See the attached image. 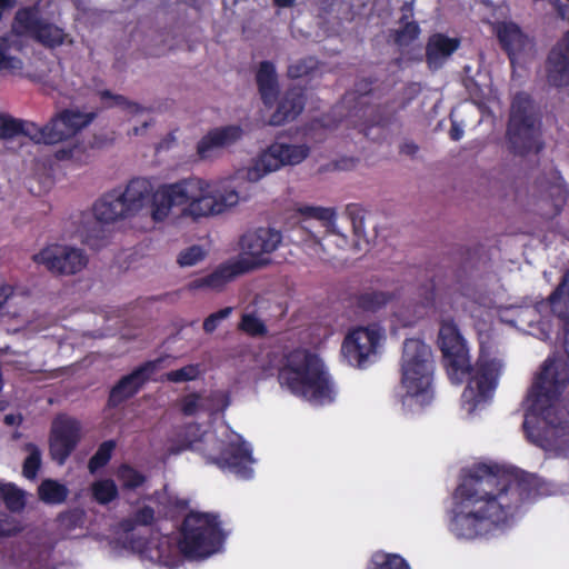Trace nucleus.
I'll return each instance as SVG.
<instances>
[{"instance_id":"obj_22","label":"nucleus","mask_w":569,"mask_h":569,"mask_svg":"<svg viewBox=\"0 0 569 569\" xmlns=\"http://www.w3.org/2000/svg\"><path fill=\"white\" fill-rule=\"evenodd\" d=\"M93 214L98 221L103 223L132 217L120 193V188L112 189L99 198L93 204Z\"/></svg>"},{"instance_id":"obj_12","label":"nucleus","mask_w":569,"mask_h":569,"mask_svg":"<svg viewBox=\"0 0 569 569\" xmlns=\"http://www.w3.org/2000/svg\"><path fill=\"white\" fill-rule=\"evenodd\" d=\"M310 153L307 144L274 143L268 152L261 156L254 167L247 172L249 181H258L266 173L272 172L286 164H298Z\"/></svg>"},{"instance_id":"obj_23","label":"nucleus","mask_w":569,"mask_h":569,"mask_svg":"<svg viewBox=\"0 0 569 569\" xmlns=\"http://www.w3.org/2000/svg\"><path fill=\"white\" fill-rule=\"evenodd\" d=\"M459 46L458 38H449L443 33L431 34L426 44V62L429 69H440Z\"/></svg>"},{"instance_id":"obj_27","label":"nucleus","mask_w":569,"mask_h":569,"mask_svg":"<svg viewBox=\"0 0 569 569\" xmlns=\"http://www.w3.org/2000/svg\"><path fill=\"white\" fill-rule=\"evenodd\" d=\"M21 50L20 41L12 34L0 36V73L17 76L23 70V61L14 56Z\"/></svg>"},{"instance_id":"obj_57","label":"nucleus","mask_w":569,"mask_h":569,"mask_svg":"<svg viewBox=\"0 0 569 569\" xmlns=\"http://www.w3.org/2000/svg\"><path fill=\"white\" fill-rule=\"evenodd\" d=\"M418 151L419 146L412 140H406L399 147V152L409 157H415Z\"/></svg>"},{"instance_id":"obj_29","label":"nucleus","mask_w":569,"mask_h":569,"mask_svg":"<svg viewBox=\"0 0 569 569\" xmlns=\"http://www.w3.org/2000/svg\"><path fill=\"white\" fill-rule=\"evenodd\" d=\"M59 124L58 120H50L43 127H39L34 122L23 121L22 120V136L28 137L34 143L40 144H56L61 141V138L66 136V133L58 132L57 126Z\"/></svg>"},{"instance_id":"obj_62","label":"nucleus","mask_w":569,"mask_h":569,"mask_svg":"<svg viewBox=\"0 0 569 569\" xmlns=\"http://www.w3.org/2000/svg\"><path fill=\"white\" fill-rule=\"evenodd\" d=\"M562 322V330H563V348L566 353L569 357V319H559Z\"/></svg>"},{"instance_id":"obj_45","label":"nucleus","mask_w":569,"mask_h":569,"mask_svg":"<svg viewBox=\"0 0 569 569\" xmlns=\"http://www.w3.org/2000/svg\"><path fill=\"white\" fill-rule=\"evenodd\" d=\"M318 67V60L315 57H306L289 64L287 76L290 79H300L309 76Z\"/></svg>"},{"instance_id":"obj_47","label":"nucleus","mask_w":569,"mask_h":569,"mask_svg":"<svg viewBox=\"0 0 569 569\" xmlns=\"http://www.w3.org/2000/svg\"><path fill=\"white\" fill-rule=\"evenodd\" d=\"M99 94L107 107L118 106L129 110L131 113H139L142 111V107L139 103L129 101L124 96L114 94L110 90H102Z\"/></svg>"},{"instance_id":"obj_16","label":"nucleus","mask_w":569,"mask_h":569,"mask_svg":"<svg viewBox=\"0 0 569 569\" xmlns=\"http://www.w3.org/2000/svg\"><path fill=\"white\" fill-rule=\"evenodd\" d=\"M219 442V453L208 456L207 462L216 465L220 469H229L242 477H250L252 470L247 466L252 462L251 449L244 441Z\"/></svg>"},{"instance_id":"obj_40","label":"nucleus","mask_w":569,"mask_h":569,"mask_svg":"<svg viewBox=\"0 0 569 569\" xmlns=\"http://www.w3.org/2000/svg\"><path fill=\"white\" fill-rule=\"evenodd\" d=\"M368 569H410V567L399 555L376 552L371 557Z\"/></svg>"},{"instance_id":"obj_24","label":"nucleus","mask_w":569,"mask_h":569,"mask_svg":"<svg viewBox=\"0 0 569 569\" xmlns=\"http://www.w3.org/2000/svg\"><path fill=\"white\" fill-rule=\"evenodd\" d=\"M497 39L501 49L507 53L511 63L515 61L517 53L525 50L528 37L521 28L512 21H502L496 26Z\"/></svg>"},{"instance_id":"obj_19","label":"nucleus","mask_w":569,"mask_h":569,"mask_svg":"<svg viewBox=\"0 0 569 569\" xmlns=\"http://www.w3.org/2000/svg\"><path fill=\"white\" fill-rule=\"evenodd\" d=\"M305 106V88L289 87L278 100L277 108L270 117V124L278 127L293 121L303 111Z\"/></svg>"},{"instance_id":"obj_26","label":"nucleus","mask_w":569,"mask_h":569,"mask_svg":"<svg viewBox=\"0 0 569 569\" xmlns=\"http://www.w3.org/2000/svg\"><path fill=\"white\" fill-rule=\"evenodd\" d=\"M96 118L94 112H81L78 110L64 109L54 116L51 120H58L57 131L66 133L61 141L73 138L81 129L89 126Z\"/></svg>"},{"instance_id":"obj_10","label":"nucleus","mask_w":569,"mask_h":569,"mask_svg":"<svg viewBox=\"0 0 569 569\" xmlns=\"http://www.w3.org/2000/svg\"><path fill=\"white\" fill-rule=\"evenodd\" d=\"M82 438V425L77 418L58 415L51 423L49 435V452L58 465L66 463Z\"/></svg>"},{"instance_id":"obj_60","label":"nucleus","mask_w":569,"mask_h":569,"mask_svg":"<svg viewBox=\"0 0 569 569\" xmlns=\"http://www.w3.org/2000/svg\"><path fill=\"white\" fill-rule=\"evenodd\" d=\"M128 546L136 551L143 552L147 546V540L144 538H127Z\"/></svg>"},{"instance_id":"obj_48","label":"nucleus","mask_w":569,"mask_h":569,"mask_svg":"<svg viewBox=\"0 0 569 569\" xmlns=\"http://www.w3.org/2000/svg\"><path fill=\"white\" fill-rule=\"evenodd\" d=\"M22 132V120L9 114H0V139L11 140Z\"/></svg>"},{"instance_id":"obj_28","label":"nucleus","mask_w":569,"mask_h":569,"mask_svg":"<svg viewBox=\"0 0 569 569\" xmlns=\"http://www.w3.org/2000/svg\"><path fill=\"white\" fill-rule=\"evenodd\" d=\"M256 81L263 104L271 107L279 93L276 67L271 61L260 62Z\"/></svg>"},{"instance_id":"obj_52","label":"nucleus","mask_w":569,"mask_h":569,"mask_svg":"<svg viewBox=\"0 0 569 569\" xmlns=\"http://www.w3.org/2000/svg\"><path fill=\"white\" fill-rule=\"evenodd\" d=\"M232 307H224L211 315H209L203 321V330L207 333H212L218 327L219 323L227 319L232 313Z\"/></svg>"},{"instance_id":"obj_14","label":"nucleus","mask_w":569,"mask_h":569,"mask_svg":"<svg viewBox=\"0 0 569 569\" xmlns=\"http://www.w3.org/2000/svg\"><path fill=\"white\" fill-rule=\"evenodd\" d=\"M161 362V358L146 361L134 368L130 373L121 377L110 390L108 406L116 408L128 399L134 397L150 380L151 376L157 371Z\"/></svg>"},{"instance_id":"obj_41","label":"nucleus","mask_w":569,"mask_h":569,"mask_svg":"<svg viewBox=\"0 0 569 569\" xmlns=\"http://www.w3.org/2000/svg\"><path fill=\"white\" fill-rule=\"evenodd\" d=\"M24 450L28 452V456L26 457L22 465V475L27 479H34L42 463L41 450L36 443L32 442L26 443Z\"/></svg>"},{"instance_id":"obj_44","label":"nucleus","mask_w":569,"mask_h":569,"mask_svg":"<svg viewBox=\"0 0 569 569\" xmlns=\"http://www.w3.org/2000/svg\"><path fill=\"white\" fill-rule=\"evenodd\" d=\"M239 330L251 337H263L268 332L264 322L253 313L242 315Z\"/></svg>"},{"instance_id":"obj_17","label":"nucleus","mask_w":569,"mask_h":569,"mask_svg":"<svg viewBox=\"0 0 569 569\" xmlns=\"http://www.w3.org/2000/svg\"><path fill=\"white\" fill-rule=\"evenodd\" d=\"M546 76L548 83L555 88L569 87V30L549 51Z\"/></svg>"},{"instance_id":"obj_20","label":"nucleus","mask_w":569,"mask_h":569,"mask_svg":"<svg viewBox=\"0 0 569 569\" xmlns=\"http://www.w3.org/2000/svg\"><path fill=\"white\" fill-rule=\"evenodd\" d=\"M248 272V268L239 259H232L219 264L211 273L194 279L191 281L190 287L192 289L210 288L221 290L227 283Z\"/></svg>"},{"instance_id":"obj_7","label":"nucleus","mask_w":569,"mask_h":569,"mask_svg":"<svg viewBox=\"0 0 569 569\" xmlns=\"http://www.w3.org/2000/svg\"><path fill=\"white\" fill-rule=\"evenodd\" d=\"M179 549L188 559H206L218 552L226 540L219 516L190 511L183 519Z\"/></svg>"},{"instance_id":"obj_36","label":"nucleus","mask_w":569,"mask_h":569,"mask_svg":"<svg viewBox=\"0 0 569 569\" xmlns=\"http://www.w3.org/2000/svg\"><path fill=\"white\" fill-rule=\"evenodd\" d=\"M154 509L150 506H143L137 509L130 517L120 521V528L124 532L133 531L138 526H151L154 521Z\"/></svg>"},{"instance_id":"obj_31","label":"nucleus","mask_w":569,"mask_h":569,"mask_svg":"<svg viewBox=\"0 0 569 569\" xmlns=\"http://www.w3.org/2000/svg\"><path fill=\"white\" fill-rule=\"evenodd\" d=\"M395 299V295L382 290H365L355 296V305L363 312H377Z\"/></svg>"},{"instance_id":"obj_53","label":"nucleus","mask_w":569,"mask_h":569,"mask_svg":"<svg viewBox=\"0 0 569 569\" xmlns=\"http://www.w3.org/2000/svg\"><path fill=\"white\" fill-rule=\"evenodd\" d=\"M22 530L20 523L11 518L7 512L0 510V538L12 537Z\"/></svg>"},{"instance_id":"obj_63","label":"nucleus","mask_w":569,"mask_h":569,"mask_svg":"<svg viewBox=\"0 0 569 569\" xmlns=\"http://www.w3.org/2000/svg\"><path fill=\"white\" fill-rule=\"evenodd\" d=\"M3 421L8 426L20 425L22 421V417L20 415L16 416V415L9 413V415L4 416Z\"/></svg>"},{"instance_id":"obj_32","label":"nucleus","mask_w":569,"mask_h":569,"mask_svg":"<svg viewBox=\"0 0 569 569\" xmlns=\"http://www.w3.org/2000/svg\"><path fill=\"white\" fill-rule=\"evenodd\" d=\"M148 207H150L151 217L156 222H161L169 216L171 208L176 207V204L168 184L152 190V198Z\"/></svg>"},{"instance_id":"obj_15","label":"nucleus","mask_w":569,"mask_h":569,"mask_svg":"<svg viewBox=\"0 0 569 569\" xmlns=\"http://www.w3.org/2000/svg\"><path fill=\"white\" fill-rule=\"evenodd\" d=\"M426 271L428 281L419 287V296L423 307L433 306L437 297L460 290L462 280L458 271L441 266H435Z\"/></svg>"},{"instance_id":"obj_42","label":"nucleus","mask_w":569,"mask_h":569,"mask_svg":"<svg viewBox=\"0 0 569 569\" xmlns=\"http://www.w3.org/2000/svg\"><path fill=\"white\" fill-rule=\"evenodd\" d=\"M117 477L121 482L122 488L126 490H136L147 480L143 473L127 463H123L118 468Z\"/></svg>"},{"instance_id":"obj_33","label":"nucleus","mask_w":569,"mask_h":569,"mask_svg":"<svg viewBox=\"0 0 569 569\" xmlns=\"http://www.w3.org/2000/svg\"><path fill=\"white\" fill-rule=\"evenodd\" d=\"M68 496V487L54 479H44L38 487V497L46 505H61Z\"/></svg>"},{"instance_id":"obj_50","label":"nucleus","mask_w":569,"mask_h":569,"mask_svg":"<svg viewBox=\"0 0 569 569\" xmlns=\"http://www.w3.org/2000/svg\"><path fill=\"white\" fill-rule=\"evenodd\" d=\"M206 251L200 246H191L182 250L178 256V263L181 267H191L203 260Z\"/></svg>"},{"instance_id":"obj_5","label":"nucleus","mask_w":569,"mask_h":569,"mask_svg":"<svg viewBox=\"0 0 569 569\" xmlns=\"http://www.w3.org/2000/svg\"><path fill=\"white\" fill-rule=\"evenodd\" d=\"M168 188L176 207H183L182 214L194 220L223 213L240 200L239 192L234 188L223 186L209 191V183L196 177L169 183Z\"/></svg>"},{"instance_id":"obj_46","label":"nucleus","mask_w":569,"mask_h":569,"mask_svg":"<svg viewBox=\"0 0 569 569\" xmlns=\"http://www.w3.org/2000/svg\"><path fill=\"white\" fill-rule=\"evenodd\" d=\"M401 27L395 31L393 41L400 47L409 46L420 34V27L416 21L402 22Z\"/></svg>"},{"instance_id":"obj_2","label":"nucleus","mask_w":569,"mask_h":569,"mask_svg":"<svg viewBox=\"0 0 569 569\" xmlns=\"http://www.w3.org/2000/svg\"><path fill=\"white\" fill-rule=\"evenodd\" d=\"M569 383V375L547 359L532 383L522 423L527 439L545 450L569 447V412L557 402Z\"/></svg>"},{"instance_id":"obj_11","label":"nucleus","mask_w":569,"mask_h":569,"mask_svg":"<svg viewBox=\"0 0 569 569\" xmlns=\"http://www.w3.org/2000/svg\"><path fill=\"white\" fill-rule=\"evenodd\" d=\"M33 261L43 264L53 274L72 276L82 271L89 260L82 249L56 243L36 253Z\"/></svg>"},{"instance_id":"obj_64","label":"nucleus","mask_w":569,"mask_h":569,"mask_svg":"<svg viewBox=\"0 0 569 569\" xmlns=\"http://www.w3.org/2000/svg\"><path fill=\"white\" fill-rule=\"evenodd\" d=\"M336 1L337 0H320L321 10L326 13H331Z\"/></svg>"},{"instance_id":"obj_35","label":"nucleus","mask_w":569,"mask_h":569,"mask_svg":"<svg viewBox=\"0 0 569 569\" xmlns=\"http://www.w3.org/2000/svg\"><path fill=\"white\" fill-rule=\"evenodd\" d=\"M66 37L67 34L62 28L44 21L34 33V38L48 48H57L63 44Z\"/></svg>"},{"instance_id":"obj_9","label":"nucleus","mask_w":569,"mask_h":569,"mask_svg":"<svg viewBox=\"0 0 569 569\" xmlns=\"http://www.w3.org/2000/svg\"><path fill=\"white\" fill-rule=\"evenodd\" d=\"M282 241L280 231L260 227L241 236L239 246L246 257L238 258L248 271L260 269L271 263L270 254Z\"/></svg>"},{"instance_id":"obj_1","label":"nucleus","mask_w":569,"mask_h":569,"mask_svg":"<svg viewBox=\"0 0 569 569\" xmlns=\"http://www.w3.org/2000/svg\"><path fill=\"white\" fill-rule=\"evenodd\" d=\"M532 490V478L521 470L476 463L452 492L448 530L458 540L487 538L515 517Z\"/></svg>"},{"instance_id":"obj_34","label":"nucleus","mask_w":569,"mask_h":569,"mask_svg":"<svg viewBox=\"0 0 569 569\" xmlns=\"http://www.w3.org/2000/svg\"><path fill=\"white\" fill-rule=\"evenodd\" d=\"M42 23V20L38 16L36 8L24 7L16 12L13 29L19 33L33 34Z\"/></svg>"},{"instance_id":"obj_8","label":"nucleus","mask_w":569,"mask_h":569,"mask_svg":"<svg viewBox=\"0 0 569 569\" xmlns=\"http://www.w3.org/2000/svg\"><path fill=\"white\" fill-rule=\"evenodd\" d=\"M536 122L537 112L532 97L523 91L516 93L511 101L507 127L510 152L526 156L530 152L539 153L542 150L543 143L539 139Z\"/></svg>"},{"instance_id":"obj_58","label":"nucleus","mask_w":569,"mask_h":569,"mask_svg":"<svg viewBox=\"0 0 569 569\" xmlns=\"http://www.w3.org/2000/svg\"><path fill=\"white\" fill-rule=\"evenodd\" d=\"M401 17L399 19V23L402 22H411L410 19L413 18V2L406 1L400 8Z\"/></svg>"},{"instance_id":"obj_37","label":"nucleus","mask_w":569,"mask_h":569,"mask_svg":"<svg viewBox=\"0 0 569 569\" xmlns=\"http://www.w3.org/2000/svg\"><path fill=\"white\" fill-rule=\"evenodd\" d=\"M56 521L60 531L63 533H69L84 525L86 512L81 508L68 509L60 512L57 516Z\"/></svg>"},{"instance_id":"obj_25","label":"nucleus","mask_w":569,"mask_h":569,"mask_svg":"<svg viewBox=\"0 0 569 569\" xmlns=\"http://www.w3.org/2000/svg\"><path fill=\"white\" fill-rule=\"evenodd\" d=\"M152 190L153 184L147 178H133L129 181L124 190L120 188V193L131 216L137 214L149 206V201L152 198Z\"/></svg>"},{"instance_id":"obj_30","label":"nucleus","mask_w":569,"mask_h":569,"mask_svg":"<svg viewBox=\"0 0 569 569\" xmlns=\"http://www.w3.org/2000/svg\"><path fill=\"white\" fill-rule=\"evenodd\" d=\"M547 302L553 316L558 319H569V269L549 295Z\"/></svg>"},{"instance_id":"obj_51","label":"nucleus","mask_w":569,"mask_h":569,"mask_svg":"<svg viewBox=\"0 0 569 569\" xmlns=\"http://www.w3.org/2000/svg\"><path fill=\"white\" fill-rule=\"evenodd\" d=\"M375 80L372 79H360L355 83V89L352 92H348L345 96L346 101L358 100L359 103H362V99L369 96L372 92V86Z\"/></svg>"},{"instance_id":"obj_49","label":"nucleus","mask_w":569,"mask_h":569,"mask_svg":"<svg viewBox=\"0 0 569 569\" xmlns=\"http://www.w3.org/2000/svg\"><path fill=\"white\" fill-rule=\"evenodd\" d=\"M200 375L199 365H187L166 373V380L174 383L196 380Z\"/></svg>"},{"instance_id":"obj_54","label":"nucleus","mask_w":569,"mask_h":569,"mask_svg":"<svg viewBox=\"0 0 569 569\" xmlns=\"http://www.w3.org/2000/svg\"><path fill=\"white\" fill-rule=\"evenodd\" d=\"M395 120V112L389 111L387 106H379L376 108L371 119L372 126L380 128L389 127Z\"/></svg>"},{"instance_id":"obj_61","label":"nucleus","mask_w":569,"mask_h":569,"mask_svg":"<svg viewBox=\"0 0 569 569\" xmlns=\"http://www.w3.org/2000/svg\"><path fill=\"white\" fill-rule=\"evenodd\" d=\"M463 136V129L457 123L452 122L451 128L449 130V137L453 141H459Z\"/></svg>"},{"instance_id":"obj_59","label":"nucleus","mask_w":569,"mask_h":569,"mask_svg":"<svg viewBox=\"0 0 569 569\" xmlns=\"http://www.w3.org/2000/svg\"><path fill=\"white\" fill-rule=\"evenodd\" d=\"M12 295L13 288L4 281L0 280V310Z\"/></svg>"},{"instance_id":"obj_55","label":"nucleus","mask_w":569,"mask_h":569,"mask_svg":"<svg viewBox=\"0 0 569 569\" xmlns=\"http://www.w3.org/2000/svg\"><path fill=\"white\" fill-rule=\"evenodd\" d=\"M201 396L197 392H191L184 396L181 400V411L184 416H193L200 408Z\"/></svg>"},{"instance_id":"obj_39","label":"nucleus","mask_w":569,"mask_h":569,"mask_svg":"<svg viewBox=\"0 0 569 569\" xmlns=\"http://www.w3.org/2000/svg\"><path fill=\"white\" fill-rule=\"evenodd\" d=\"M116 447L117 442L112 439L100 443L94 455L89 459L88 469L90 473L98 472L109 463Z\"/></svg>"},{"instance_id":"obj_4","label":"nucleus","mask_w":569,"mask_h":569,"mask_svg":"<svg viewBox=\"0 0 569 569\" xmlns=\"http://www.w3.org/2000/svg\"><path fill=\"white\" fill-rule=\"evenodd\" d=\"M278 381L291 393L319 403L333 399L332 386L320 358L303 348L292 349L283 356Z\"/></svg>"},{"instance_id":"obj_38","label":"nucleus","mask_w":569,"mask_h":569,"mask_svg":"<svg viewBox=\"0 0 569 569\" xmlns=\"http://www.w3.org/2000/svg\"><path fill=\"white\" fill-rule=\"evenodd\" d=\"M92 498L99 505H108L118 498L119 492L112 479L97 480L91 485Z\"/></svg>"},{"instance_id":"obj_21","label":"nucleus","mask_w":569,"mask_h":569,"mask_svg":"<svg viewBox=\"0 0 569 569\" xmlns=\"http://www.w3.org/2000/svg\"><path fill=\"white\" fill-rule=\"evenodd\" d=\"M243 130L240 126L230 124L210 130L197 144V153L201 159L210 157L214 149L226 148L241 139Z\"/></svg>"},{"instance_id":"obj_3","label":"nucleus","mask_w":569,"mask_h":569,"mask_svg":"<svg viewBox=\"0 0 569 569\" xmlns=\"http://www.w3.org/2000/svg\"><path fill=\"white\" fill-rule=\"evenodd\" d=\"M438 345L449 379L457 385L467 380L461 403L468 413H473L491 399L501 375V361L481 346L476 363L471 365L467 341L453 319L440 322Z\"/></svg>"},{"instance_id":"obj_13","label":"nucleus","mask_w":569,"mask_h":569,"mask_svg":"<svg viewBox=\"0 0 569 569\" xmlns=\"http://www.w3.org/2000/svg\"><path fill=\"white\" fill-rule=\"evenodd\" d=\"M381 338L378 325L358 327L347 335L341 351L350 365L363 367L369 357L376 355Z\"/></svg>"},{"instance_id":"obj_18","label":"nucleus","mask_w":569,"mask_h":569,"mask_svg":"<svg viewBox=\"0 0 569 569\" xmlns=\"http://www.w3.org/2000/svg\"><path fill=\"white\" fill-rule=\"evenodd\" d=\"M303 217L302 228L310 232V236L317 241L327 239L335 234L336 211L332 208L303 206L299 208Z\"/></svg>"},{"instance_id":"obj_6","label":"nucleus","mask_w":569,"mask_h":569,"mask_svg":"<svg viewBox=\"0 0 569 569\" xmlns=\"http://www.w3.org/2000/svg\"><path fill=\"white\" fill-rule=\"evenodd\" d=\"M433 371L431 348L421 339H406L401 356V383L407 395L420 405L430 403L433 397Z\"/></svg>"},{"instance_id":"obj_43","label":"nucleus","mask_w":569,"mask_h":569,"mask_svg":"<svg viewBox=\"0 0 569 569\" xmlns=\"http://www.w3.org/2000/svg\"><path fill=\"white\" fill-rule=\"evenodd\" d=\"M2 501L11 512H21L26 507L24 492L13 483H8Z\"/></svg>"},{"instance_id":"obj_56","label":"nucleus","mask_w":569,"mask_h":569,"mask_svg":"<svg viewBox=\"0 0 569 569\" xmlns=\"http://www.w3.org/2000/svg\"><path fill=\"white\" fill-rule=\"evenodd\" d=\"M81 152V147L78 143H71L68 147H62L54 152V158L59 161L72 160Z\"/></svg>"}]
</instances>
